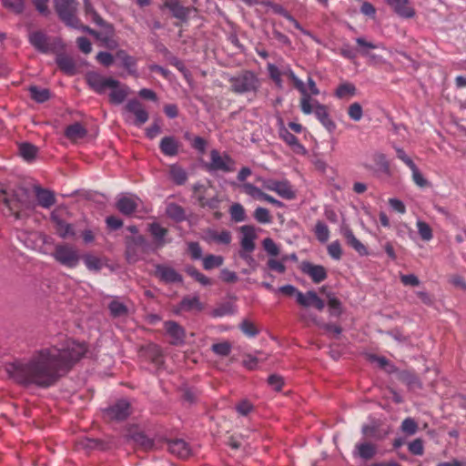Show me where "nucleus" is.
<instances>
[{
  "mask_svg": "<svg viewBox=\"0 0 466 466\" xmlns=\"http://www.w3.org/2000/svg\"><path fill=\"white\" fill-rule=\"evenodd\" d=\"M111 91L109 94V100L113 104H121L125 101L128 95V87L127 86H122L118 82L116 86H110Z\"/></svg>",
  "mask_w": 466,
  "mask_h": 466,
  "instance_id": "473e14b6",
  "label": "nucleus"
},
{
  "mask_svg": "<svg viewBox=\"0 0 466 466\" xmlns=\"http://www.w3.org/2000/svg\"><path fill=\"white\" fill-rule=\"evenodd\" d=\"M343 237L346 238L348 244L354 248L360 255L364 256L368 254L367 248L354 236L352 230L344 227L341 229Z\"/></svg>",
  "mask_w": 466,
  "mask_h": 466,
  "instance_id": "c85d7f7f",
  "label": "nucleus"
},
{
  "mask_svg": "<svg viewBox=\"0 0 466 466\" xmlns=\"http://www.w3.org/2000/svg\"><path fill=\"white\" fill-rule=\"evenodd\" d=\"M53 257L59 264L68 268H76L80 261L78 250L73 245L64 243L55 247Z\"/></svg>",
  "mask_w": 466,
  "mask_h": 466,
  "instance_id": "39448f33",
  "label": "nucleus"
},
{
  "mask_svg": "<svg viewBox=\"0 0 466 466\" xmlns=\"http://www.w3.org/2000/svg\"><path fill=\"white\" fill-rule=\"evenodd\" d=\"M167 450L170 453L181 459H187L191 453L189 445L181 439L169 441L167 443Z\"/></svg>",
  "mask_w": 466,
  "mask_h": 466,
  "instance_id": "b1692460",
  "label": "nucleus"
},
{
  "mask_svg": "<svg viewBox=\"0 0 466 466\" xmlns=\"http://www.w3.org/2000/svg\"><path fill=\"white\" fill-rule=\"evenodd\" d=\"M235 160L228 154H221L218 150L212 149L210 151V161L206 164V169L208 172L230 173L235 170Z\"/></svg>",
  "mask_w": 466,
  "mask_h": 466,
  "instance_id": "423d86ee",
  "label": "nucleus"
},
{
  "mask_svg": "<svg viewBox=\"0 0 466 466\" xmlns=\"http://www.w3.org/2000/svg\"><path fill=\"white\" fill-rule=\"evenodd\" d=\"M165 6L172 12L176 18L180 20H186L190 13V9L181 5L177 0H166Z\"/></svg>",
  "mask_w": 466,
  "mask_h": 466,
  "instance_id": "c756f323",
  "label": "nucleus"
},
{
  "mask_svg": "<svg viewBox=\"0 0 466 466\" xmlns=\"http://www.w3.org/2000/svg\"><path fill=\"white\" fill-rule=\"evenodd\" d=\"M394 13L401 18L410 19L415 16L416 11L410 0H385Z\"/></svg>",
  "mask_w": 466,
  "mask_h": 466,
  "instance_id": "2eb2a0df",
  "label": "nucleus"
},
{
  "mask_svg": "<svg viewBox=\"0 0 466 466\" xmlns=\"http://www.w3.org/2000/svg\"><path fill=\"white\" fill-rule=\"evenodd\" d=\"M239 328L241 331L249 338H253L258 334V329L256 328L254 323L248 319H244Z\"/></svg>",
  "mask_w": 466,
  "mask_h": 466,
  "instance_id": "bf43d9fd",
  "label": "nucleus"
},
{
  "mask_svg": "<svg viewBox=\"0 0 466 466\" xmlns=\"http://www.w3.org/2000/svg\"><path fill=\"white\" fill-rule=\"evenodd\" d=\"M287 260V257H283L280 260H277L274 258H269L267 262V266L269 269L275 270L279 273H284L286 271L285 261Z\"/></svg>",
  "mask_w": 466,
  "mask_h": 466,
  "instance_id": "052dcab7",
  "label": "nucleus"
},
{
  "mask_svg": "<svg viewBox=\"0 0 466 466\" xmlns=\"http://www.w3.org/2000/svg\"><path fill=\"white\" fill-rule=\"evenodd\" d=\"M229 90L236 95H257L261 86V80L251 70H241L228 78Z\"/></svg>",
  "mask_w": 466,
  "mask_h": 466,
  "instance_id": "7ed1b4c3",
  "label": "nucleus"
},
{
  "mask_svg": "<svg viewBox=\"0 0 466 466\" xmlns=\"http://www.w3.org/2000/svg\"><path fill=\"white\" fill-rule=\"evenodd\" d=\"M203 239L208 243H218L228 245L231 242L232 236L230 231L222 230L220 232L208 228L204 232Z\"/></svg>",
  "mask_w": 466,
  "mask_h": 466,
  "instance_id": "412c9836",
  "label": "nucleus"
},
{
  "mask_svg": "<svg viewBox=\"0 0 466 466\" xmlns=\"http://www.w3.org/2000/svg\"><path fill=\"white\" fill-rule=\"evenodd\" d=\"M224 262L221 256L208 255L203 258V268L209 270L220 267Z\"/></svg>",
  "mask_w": 466,
  "mask_h": 466,
  "instance_id": "3c124183",
  "label": "nucleus"
},
{
  "mask_svg": "<svg viewBox=\"0 0 466 466\" xmlns=\"http://www.w3.org/2000/svg\"><path fill=\"white\" fill-rule=\"evenodd\" d=\"M202 304L199 301V299L195 297H185L177 308L175 309V312L177 314L180 313L181 311H190L193 309L201 310L202 309Z\"/></svg>",
  "mask_w": 466,
  "mask_h": 466,
  "instance_id": "2f4dec72",
  "label": "nucleus"
},
{
  "mask_svg": "<svg viewBox=\"0 0 466 466\" xmlns=\"http://www.w3.org/2000/svg\"><path fill=\"white\" fill-rule=\"evenodd\" d=\"M149 231L153 238L157 242L158 246L162 247L165 245V237L167 236L168 230L162 227L159 223L154 222L149 226Z\"/></svg>",
  "mask_w": 466,
  "mask_h": 466,
  "instance_id": "4c0bfd02",
  "label": "nucleus"
},
{
  "mask_svg": "<svg viewBox=\"0 0 466 466\" xmlns=\"http://www.w3.org/2000/svg\"><path fill=\"white\" fill-rule=\"evenodd\" d=\"M166 333L169 336V343L174 346L183 345L186 339V330L177 321L167 320L164 322Z\"/></svg>",
  "mask_w": 466,
  "mask_h": 466,
  "instance_id": "ddd939ff",
  "label": "nucleus"
},
{
  "mask_svg": "<svg viewBox=\"0 0 466 466\" xmlns=\"http://www.w3.org/2000/svg\"><path fill=\"white\" fill-rule=\"evenodd\" d=\"M263 248L270 256H278L279 254V248L270 238H266L262 242Z\"/></svg>",
  "mask_w": 466,
  "mask_h": 466,
  "instance_id": "680f3d73",
  "label": "nucleus"
},
{
  "mask_svg": "<svg viewBox=\"0 0 466 466\" xmlns=\"http://www.w3.org/2000/svg\"><path fill=\"white\" fill-rule=\"evenodd\" d=\"M372 160L380 171L390 175V167L385 154L377 152L372 156Z\"/></svg>",
  "mask_w": 466,
  "mask_h": 466,
  "instance_id": "a18cd8bd",
  "label": "nucleus"
},
{
  "mask_svg": "<svg viewBox=\"0 0 466 466\" xmlns=\"http://www.w3.org/2000/svg\"><path fill=\"white\" fill-rule=\"evenodd\" d=\"M410 169L412 173V180L418 187H424L428 185L427 179L424 178L415 164Z\"/></svg>",
  "mask_w": 466,
  "mask_h": 466,
  "instance_id": "69168bd1",
  "label": "nucleus"
},
{
  "mask_svg": "<svg viewBox=\"0 0 466 466\" xmlns=\"http://www.w3.org/2000/svg\"><path fill=\"white\" fill-rule=\"evenodd\" d=\"M30 96L37 103H44L50 98V91L47 88H40L36 86H31L28 88Z\"/></svg>",
  "mask_w": 466,
  "mask_h": 466,
  "instance_id": "58836bf2",
  "label": "nucleus"
},
{
  "mask_svg": "<svg viewBox=\"0 0 466 466\" xmlns=\"http://www.w3.org/2000/svg\"><path fill=\"white\" fill-rule=\"evenodd\" d=\"M125 110L134 115L135 119L133 124L136 127L143 126L149 118L148 112L145 109L142 103L137 98L128 100L125 106Z\"/></svg>",
  "mask_w": 466,
  "mask_h": 466,
  "instance_id": "f8f14e48",
  "label": "nucleus"
},
{
  "mask_svg": "<svg viewBox=\"0 0 466 466\" xmlns=\"http://www.w3.org/2000/svg\"><path fill=\"white\" fill-rule=\"evenodd\" d=\"M254 218L261 224H268L271 222V216L269 214V211L265 208L258 207L254 211Z\"/></svg>",
  "mask_w": 466,
  "mask_h": 466,
  "instance_id": "6e6d98bb",
  "label": "nucleus"
},
{
  "mask_svg": "<svg viewBox=\"0 0 466 466\" xmlns=\"http://www.w3.org/2000/svg\"><path fill=\"white\" fill-rule=\"evenodd\" d=\"M58 67L68 75H74L76 72V64L72 57L65 55H59L56 57Z\"/></svg>",
  "mask_w": 466,
  "mask_h": 466,
  "instance_id": "c9c22d12",
  "label": "nucleus"
},
{
  "mask_svg": "<svg viewBox=\"0 0 466 466\" xmlns=\"http://www.w3.org/2000/svg\"><path fill=\"white\" fill-rule=\"evenodd\" d=\"M86 80L90 87L98 94H103L110 86H116L118 84L117 80L103 76L97 73L88 74Z\"/></svg>",
  "mask_w": 466,
  "mask_h": 466,
  "instance_id": "9b49d317",
  "label": "nucleus"
},
{
  "mask_svg": "<svg viewBox=\"0 0 466 466\" xmlns=\"http://www.w3.org/2000/svg\"><path fill=\"white\" fill-rule=\"evenodd\" d=\"M273 13L278 14L285 17L288 21H289L293 26L300 31L303 35L313 37L312 34L303 28L301 25L279 4L268 2L267 5Z\"/></svg>",
  "mask_w": 466,
  "mask_h": 466,
  "instance_id": "4be33fe9",
  "label": "nucleus"
},
{
  "mask_svg": "<svg viewBox=\"0 0 466 466\" xmlns=\"http://www.w3.org/2000/svg\"><path fill=\"white\" fill-rule=\"evenodd\" d=\"M264 187L286 199H292L295 197L291 186L288 181L268 180L265 183Z\"/></svg>",
  "mask_w": 466,
  "mask_h": 466,
  "instance_id": "6ab92c4d",
  "label": "nucleus"
},
{
  "mask_svg": "<svg viewBox=\"0 0 466 466\" xmlns=\"http://www.w3.org/2000/svg\"><path fill=\"white\" fill-rule=\"evenodd\" d=\"M166 213L168 218L177 222H181L186 219L185 209L176 203H169L166 208Z\"/></svg>",
  "mask_w": 466,
  "mask_h": 466,
  "instance_id": "f704fd0d",
  "label": "nucleus"
},
{
  "mask_svg": "<svg viewBox=\"0 0 466 466\" xmlns=\"http://www.w3.org/2000/svg\"><path fill=\"white\" fill-rule=\"evenodd\" d=\"M314 114L318 120L323 125V127H325L327 130L332 132L336 128V124L329 117L328 108L326 106L319 102H316Z\"/></svg>",
  "mask_w": 466,
  "mask_h": 466,
  "instance_id": "a878e982",
  "label": "nucleus"
},
{
  "mask_svg": "<svg viewBox=\"0 0 466 466\" xmlns=\"http://www.w3.org/2000/svg\"><path fill=\"white\" fill-rule=\"evenodd\" d=\"M156 277L166 283L182 282V276L172 267L157 264L156 265Z\"/></svg>",
  "mask_w": 466,
  "mask_h": 466,
  "instance_id": "f3484780",
  "label": "nucleus"
},
{
  "mask_svg": "<svg viewBox=\"0 0 466 466\" xmlns=\"http://www.w3.org/2000/svg\"><path fill=\"white\" fill-rule=\"evenodd\" d=\"M187 272L189 276L194 278L198 282H199L200 284H202L204 286H208V285L211 284V280L207 276L202 274L200 271H198L195 268H187Z\"/></svg>",
  "mask_w": 466,
  "mask_h": 466,
  "instance_id": "e2e57ef3",
  "label": "nucleus"
},
{
  "mask_svg": "<svg viewBox=\"0 0 466 466\" xmlns=\"http://www.w3.org/2000/svg\"><path fill=\"white\" fill-rule=\"evenodd\" d=\"M168 173L172 181L178 186L184 185L187 180V171L177 164L170 165Z\"/></svg>",
  "mask_w": 466,
  "mask_h": 466,
  "instance_id": "72a5a7b5",
  "label": "nucleus"
},
{
  "mask_svg": "<svg viewBox=\"0 0 466 466\" xmlns=\"http://www.w3.org/2000/svg\"><path fill=\"white\" fill-rule=\"evenodd\" d=\"M229 213L235 222H242L246 219L245 209L239 203L233 204L229 208Z\"/></svg>",
  "mask_w": 466,
  "mask_h": 466,
  "instance_id": "864d4df0",
  "label": "nucleus"
},
{
  "mask_svg": "<svg viewBox=\"0 0 466 466\" xmlns=\"http://www.w3.org/2000/svg\"><path fill=\"white\" fill-rule=\"evenodd\" d=\"M131 414L130 403L126 400H117L104 410V416L109 420L121 421Z\"/></svg>",
  "mask_w": 466,
  "mask_h": 466,
  "instance_id": "1a4fd4ad",
  "label": "nucleus"
},
{
  "mask_svg": "<svg viewBox=\"0 0 466 466\" xmlns=\"http://www.w3.org/2000/svg\"><path fill=\"white\" fill-rule=\"evenodd\" d=\"M37 151V147L31 143L25 142L19 145V154L26 161L35 159Z\"/></svg>",
  "mask_w": 466,
  "mask_h": 466,
  "instance_id": "a19ab883",
  "label": "nucleus"
},
{
  "mask_svg": "<svg viewBox=\"0 0 466 466\" xmlns=\"http://www.w3.org/2000/svg\"><path fill=\"white\" fill-rule=\"evenodd\" d=\"M84 9L86 15L90 16L92 21L97 25L103 26L106 25L103 18L97 14L89 0H84Z\"/></svg>",
  "mask_w": 466,
  "mask_h": 466,
  "instance_id": "49530a36",
  "label": "nucleus"
},
{
  "mask_svg": "<svg viewBox=\"0 0 466 466\" xmlns=\"http://www.w3.org/2000/svg\"><path fill=\"white\" fill-rule=\"evenodd\" d=\"M86 351V343L66 339L60 346L41 349L28 359L8 362L5 370L20 385L46 389L56 384Z\"/></svg>",
  "mask_w": 466,
  "mask_h": 466,
  "instance_id": "f257e3e1",
  "label": "nucleus"
},
{
  "mask_svg": "<svg viewBox=\"0 0 466 466\" xmlns=\"http://www.w3.org/2000/svg\"><path fill=\"white\" fill-rule=\"evenodd\" d=\"M2 4L5 8L15 15H20L25 10L24 0H2Z\"/></svg>",
  "mask_w": 466,
  "mask_h": 466,
  "instance_id": "09e8293b",
  "label": "nucleus"
},
{
  "mask_svg": "<svg viewBox=\"0 0 466 466\" xmlns=\"http://www.w3.org/2000/svg\"><path fill=\"white\" fill-rule=\"evenodd\" d=\"M319 102L316 99H313L310 94H304L301 96L299 100V106L303 114L310 115L314 113L315 110V103Z\"/></svg>",
  "mask_w": 466,
  "mask_h": 466,
  "instance_id": "79ce46f5",
  "label": "nucleus"
},
{
  "mask_svg": "<svg viewBox=\"0 0 466 466\" xmlns=\"http://www.w3.org/2000/svg\"><path fill=\"white\" fill-rule=\"evenodd\" d=\"M51 220L54 222L56 231L60 238H66L76 235L73 226L69 223H66L58 216L52 214Z\"/></svg>",
  "mask_w": 466,
  "mask_h": 466,
  "instance_id": "bb28decb",
  "label": "nucleus"
},
{
  "mask_svg": "<svg viewBox=\"0 0 466 466\" xmlns=\"http://www.w3.org/2000/svg\"><path fill=\"white\" fill-rule=\"evenodd\" d=\"M297 302L303 307L313 306L318 310H322L325 307L324 301L313 290L307 291L306 293H297Z\"/></svg>",
  "mask_w": 466,
  "mask_h": 466,
  "instance_id": "a211bd4d",
  "label": "nucleus"
},
{
  "mask_svg": "<svg viewBox=\"0 0 466 466\" xmlns=\"http://www.w3.org/2000/svg\"><path fill=\"white\" fill-rule=\"evenodd\" d=\"M417 228L421 239L429 241L432 238V230L431 227L424 221H417Z\"/></svg>",
  "mask_w": 466,
  "mask_h": 466,
  "instance_id": "4d7b16f0",
  "label": "nucleus"
},
{
  "mask_svg": "<svg viewBox=\"0 0 466 466\" xmlns=\"http://www.w3.org/2000/svg\"><path fill=\"white\" fill-rule=\"evenodd\" d=\"M86 134V127L78 122L69 125L65 130V136L71 141L82 139Z\"/></svg>",
  "mask_w": 466,
  "mask_h": 466,
  "instance_id": "7c9ffc66",
  "label": "nucleus"
},
{
  "mask_svg": "<svg viewBox=\"0 0 466 466\" xmlns=\"http://www.w3.org/2000/svg\"><path fill=\"white\" fill-rule=\"evenodd\" d=\"M148 243L147 239L139 235L129 238L127 241L126 257L128 263H136L143 254L147 251Z\"/></svg>",
  "mask_w": 466,
  "mask_h": 466,
  "instance_id": "6e6552de",
  "label": "nucleus"
},
{
  "mask_svg": "<svg viewBox=\"0 0 466 466\" xmlns=\"http://www.w3.org/2000/svg\"><path fill=\"white\" fill-rule=\"evenodd\" d=\"M356 449L358 451V455L361 459H364V460L372 459L377 452L376 445H374L370 442H362V443L357 444Z\"/></svg>",
  "mask_w": 466,
  "mask_h": 466,
  "instance_id": "e433bc0d",
  "label": "nucleus"
},
{
  "mask_svg": "<svg viewBox=\"0 0 466 466\" xmlns=\"http://www.w3.org/2000/svg\"><path fill=\"white\" fill-rule=\"evenodd\" d=\"M29 43L39 52L46 54L52 50L49 37L41 30L29 33Z\"/></svg>",
  "mask_w": 466,
  "mask_h": 466,
  "instance_id": "dca6fc26",
  "label": "nucleus"
},
{
  "mask_svg": "<svg viewBox=\"0 0 466 466\" xmlns=\"http://www.w3.org/2000/svg\"><path fill=\"white\" fill-rule=\"evenodd\" d=\"M315 236L319 242H326L329 238V229L328 226L322 222L318 221L314 229Z\"/></svg>",
  "mask_w": 466,
  "mask_h": 466,
  "instance_id": "8fccbe9b",
  "label": "nucleus"
},
{
  "mask_svg": "<svg viewBox=\"0 0 466 466\" xmlns=\"http://www.w3.org/2000/svg\"><path fill=\"white\" fill-rule=\"evenodd\" d=\"M282 67L281 65L279 66L272 64H267V71L268 73L269 78L275 83L278 87H282Z\"/></svg>",
  "mask_w": 466,
  "mask_h": 466,
  "instance_id": "37998d69",
  "label": "nucleus"
},
{
  "mask_svg": "<svg viewBox=\"0 0 466 466\" xmlns=\"http://www.w3.org/2000/svg\"><path fill=\"white\" fill-rule=\"evenodd\" d=\"M116 206L122 214L129 216L137 208V198L124 196L117 199Z\"/></svg>",
  "mask_w": 466,
  "mask_h": 466,
  "instance_id": "cd10ccee",
  "label": "nucleus"
},
{
  "mask_svg": "<svg viewBox=\"0 0 466 466\" xmlns=\"http://www.w3.org/2000/svg\"><path fill=\"white\" fill-rule=\"evenodd\" d=\"M84 263L86 268L90 271L97 272L103 268L102 260L92 254H86L83 256Z\"/></svg>",
  "mask_w": 466,
  "mask_h": 466,
  "instance_id": "c03bdc74",
  "label": "nucleus"
},
{
  "mask_svg": "<svg viewBox=\"0 0 466 466\" xmlns=\"http://www.w3.org/2000/svg\"><path fill=\"white\" fill-rule=\"evenodd\" d=\"M236 410L240 415L247 416L254 410V406L248 400H243L237 404Z\"/></svg>",
  "mask_w": 466,
  "mask_h": 466,
  "instance_id": "774afa93",
  "label": "nucleus"
},
{
  "mask_svg": "<svg viewBox=\"0 0 466 466\" xmlns=\"http://www.w3.org/2000/svg\"><path fill=\"white\" fill-rule=\"evenodd\" d=\"M279 137L296 153L304 155L306 153L305 147L299 143V139L289 131L285 127H280L279 130Z\"/></svg>",
  "mask_w": 466,
  "mask_h": 466,
  "instance_id": "aec40b11",
  "label": "nucleus"
},
{
  "mask_svg": "<svg viewBox=\"0 0 466 466\" xmlns=\"http://www.w3.org/2000/svg\"><path fill=\"white\" fill-rule=\"evenodd\" d=\"M299 269L303 274L308 275L314 283H320L328 277L327 270L323 266L315 265L309 261H302Z\"/></svg>",
  "mask_w": 466,
  "mask_h": 466,
  "instance_id": "4468645a",
  "label": "nucleus"
},
{
  "mask_svg": "<svg viewBox=\"0 0 466 466\" xmlns=\"http://www.w3.org/2000/svg\"><path fill=\"white\" fill-rule=\"evenodd\" d=\"M242 188L246 194L258 200H263L266 194L260 188L251 183H244L242 185Z\"/></svg>",
  "mask_w": 466,
  "mask_h": 466,
  "instance_id": "603ef678",
  "label": "nucleus"
},
{
  "mask_svg": "<svg viewBox=\"0 0 466 466\" xmlns=\"http://www.w3.org/2000/svg\"><path fill=\"white\" fill-rule=\"evenodd\" d=\"M328 253L332 258L336 260L340 259L342 256V248L340 243L338 240L331 242L328 246Z\"/></svg>",
  "mask_w": 466,
  "mask_h": 466,
  "instance_id": "338daca9",
  "label": "nucleus"
},
{
  "mask_svg": "<svg viewBox=\"0 0 466 466\" xmlns=\"http://www.w3.org/2000/svg\"><path fill=\"white\" fill-rule=\"evenodd\" d=\"M240 232L242 233L240 241L242 251L239 255L243 259L247 260L250 258L248 253H251L255 249V239L257 235L254 226L251 225H244L240 227Z\"/></svg>",
  "mask_w": 466,
  "mask_h": 466,
  "instance_id": "9d476101",
  "label": "nucleus"
},
{
  "mask_svg": "<svg viewBox=\"0 0 466 466\" xmlns=\"http://www.w3.org/2000/svg\"><path fill=\"white\" fill-rule=\"evenodd\" d=\"M0 195L3 196L2 202L8 212L7 215L13 216L16 220L28 218L30 212L35 209V204L27 199L25 192L1 189Z\"/></svg>",
  "mask_w": 466,
  "mask_h": 466,
  "instance_id": "f03ea898",
  "label": "nucleus"
},
{
  "mask_svg": "<svg viewBox=\"0 0 466 466\" xmlns=\"http://www.w3.org/2000/svg\"><path fill=\"white\" fill-rule=\"evenodd\" d=\"M108 309H109L110 314L114 318L123 317L127 314V306L124 303H122L116 299H114L109 303Z\"/></svg>",
  "mask_w": 466,
  "mask_h": 466,
  "instance_id": "de8ad7c7",
  "label": "nucleus"
},
{
  "mask_svg": "<svg viewBox=\"0 0 466 466\" xmlns=\"http://www.w3.org/2000/svg\"><path fill=\"white\" fill-rule=\"evenodd\" d=\"M232 346L228 341L215 343L212 345V351L220 357H227L231 352Z\"/></svg>",
  "mask_w": 466,
  "mask_h": 466,
  "instance_id": "5fc2aeb1",
  "label": "nucleus"
},
{
  "mask_svg": "<svg viewBox=\"0 0 466 466\" xmlns=\"http://www.w3.org/2000/svg\"><path fill=\"white\" fill-rule=\"evenodd\" d=\"M418 430V424L411 418H406L401 423V431L408 435H413Z\"/></svg>",
  "mask_w": 466,
  "mask_h": 466,
  "instance_id": "0e129e2a",
  "label": "nucleus"
},
{
  "mask_svg": "<svg viewBox=\"0 0 466 466\" xmlns=\"http://www.w3.org/2000/svg\"><path fill=\"white\" fill-rule=\"evenodd\" d=\"M193 197L201 208L217 209L219 207L220 200L218 193L209 182L208 184L196 183L193 186Z\"/></svg>",
  "mask_w": 466,
  "mask_h": 466,
  "instance_id": "20e7f679",
  "label": "nucleus"
},
{
  "mask_svg": "<svg viewBox=\"0 0 466 466\" xmlns=\"http://www.w3.org/2000/svg\"><path fill=\"white\" fill-rule=\"evenodd\" d=\"M355 95L356 87L353 84L349 82L340 84L335 91V96L340 99L350 98L354 96Z\"/></svg>",
  "mask_w": 466,
  "mask_h": 466,
  "instance_id": "ea45409f",
  "label": "nucleus"
},
{
  "mask_svg": "<svg viewBox=\"0 0 466 466\" xmlns=\"http://www.w3.org/2000/svg\"><path fill=\"white\" fill-rule=\"evenodd\" d=\"M76 0H55L56 11L59 18L70 27H78L79 19L76 15Z\"/></svg>",
  "mask_w": 466,
  "mask_h": 466,
  "instance_id": "0eeeda50",
  "label": "nucleus"
},
{
  "mask_svg": "<svg viewBox=\"0 0 466 466\" xmlns=\"http://www.w3.org/2000/svg\"><path fill=\"white\" fill-rule=\"evenodd\" d=\"M34 192L37 204L44 208H50L56 204L55 193L49 189L43 188L40 186L34 187Z\"/></svg>",
  "mask_w": 466,
  "mask_h": 466,
  "instance_id": "5701e85b",
  "label": "nucleus"
},
{
  "mask_svg": "<svg viewBox=\"0 0 466 466\" xmlns=\"http://www.w3.org/2000/svg\"><path fill=\"white\" fill-rule=\"evenodd\" d=\"M348 115L353 121H360L363 116L362 106L360 103H352L348 108Z\"/></svg>",
  "mask_w": 466,
  "mask_h": 466,
  "instance_id": "13d9d810",
  "label": "nucleus"
},
{
  "mask_svg": "<svg viewBox=\"0 0 466 466\" xmlns=\"http://www.w3.org/2000/svg\"><path fill=\"white\" fill-rule=\"evenodd\" d=\"M179 147V141L172 136L164 137L159 143L160 151L167 157L177 156L178 154Z\"/></svg>",
  "mask_w": 466,
  "mask_h": 466,
  "instance_id": "393cba45",
  "label": "nucleus"
}]
</instances>
